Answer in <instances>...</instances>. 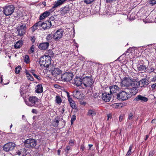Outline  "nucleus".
Segmentation results:
<instances>
[{
    "instance_id": "obj_1",
    "label": "nucleus",
    "mask_w": 156,
    "mask_h": 156,
    "mask_svg": "<svg viewBox=\"0 0 156 156\" xmlns=\"http://www.w3.org/2000/svg\"><path fill=\"white\" fill-rule=\"evenodd\" d=\"M136 80L130 78L129 77H124L121 81V86L122 89L128 90L132 95L136 94V86L137 84Z\"/></svg>"
},
{
    "instance_id": "obj_2",
    "label": "nucleus",
    "mask_w": 156,
    "mask_h": 156,
    "mask_svg": "<svg viewBox=\"0 0 156 156\" xmlns=\"http://www.w3.org/2000/svg\"><path fill=\"white\" fill-rule=\"evenodd\" d=\"M66 1V0H59L55 1V4L51 9L48 11H45L41 14L39 17V20H41L49 16L50 14L55 11L56 8L64 4Z\"/></svg>"
},
{
    "instance_id": "obj_3",
    "label": "nucleus",
    "mask_w": 156,
    "mask_h": 156,
    "mask_svg": "<svg viewBox=\"0 0 156 156\" xmlns=\"http://www.w3.org/2000/svg\"><path fill=\"white\" fill-rule=\"evenodd\" d=\"M51 26V23L50 21H46L42 23L39 21L35 23L32 27V31L34 32L40 27H42L44 30L49 29Z\"/></svg>"
},
{
    "instance_id": "obj_4",
    "label": "nucleus",
    "mask_w": 156,
    "mask_h": 156,
    "mask_svg": "<svg viewBox=\"0 0 156 156\" xmlns=\"http://www.w3.org/2000/svg\"><path fill=\"white\" fill-rule=\"evenodd\" d=\"M94 81L91 77L86 76L82 78V87L83 88L88 89L92 86Z\"/></svg>"
},
{
    "instance_id": "obj_5",
    "label": "nucleus",
    "mask_w": 156,
    "mask_h": 156,
    "mask_svg": "<svg viewBox=\"0 0 156 156\" xmlns=\"http://www.w3.org/2000/svg\"><path fill=\"white\" fill-rule=\"evenodd\" d=\"M51 60V58L49 57L44 55L40 58L39 63L41 66L46 67L47 68L50 64Z\"/></svg>"
},
{
    "instance_id": "obj_6",
    "label": "nucleus",
    "mask_w": 156,
    "mask_h": 156,
    "mask_svg": "<svg viewBox=\"0 0 156 156\" xmlns=\"http://www.w3.org/2000/svg\"><path fill=\"white\" fill-rule=\"evenodd\" d=\"M29 101L30 102L25 101V102L26 104L28 106H35V107H39L40 106L38 104L39 99L35 96L30 97L29 98Z\"/></svg>"
},
{
    "instance_id": "obj_7",
    "label": "nucleus",
    "mask_w": 156,
    "mask_h": 156,
    "mask_svg": "<svg viewBox=\"0 0 156 156\" xmlns=\"http://www.w3.org/2000/svg\"><path fill=\"white\" fill-rule=\"evenodd\" d=\"M126 90H123L117 94V97L118 100L124 101L127 100L131 97L129 92L127 93Z\"/></svg>"
},
{
    "instance_id": "obj_8",
    "label": "nucleus",
    "mask_w": 156,
    "mask_h": 156,
    "mask_svg": "<svg viewBox=\"0 0 156 156\" xmlns=\"http://www.w3.org/2000/svg\"><path fill=\"white\" fill-rule=\"evenodd\" d=\"M24 143L25 147L26 148L30 149L34 148L37 145L36 140L32 138H29L25 140Z\"/></svg>"
},
{
    "instance_id": "obj_9",
    "label": "nucleus",
    "mask_w": 156,
    "mask_h": 156,
    "mask_svg": "<svg viewBox=\"0 0 156 156\" xmlns=\"http://www.w3.org/2000/svg\"><path fill=\"white\" fill-rule=\"evenodd\" d=\"M14 7L12 5L5 6L3 7V12L5 16H8L12 14L14 12Z\"/></svg>"
},
{
    "instance_id": "obj_10",
    "label": "nucleus",
    "mask_w": 156,
    "mask_h": 156,
    "mask_svg": "<svg viewBox=\"0 0 156 156\" xmlns=\"http://www.w3.org/2000/svg\"><path fill=\"white\" fill-rule=\"evenodd\" d=\"M26 29V24L21 23L17 27V31L18 32V35L21 36L25 34Z\"/></svg>"
},
{
    "instance_id": "obj_11",
    "label": "nucleus",
    "mask_w": 156,
    "mask_h": 156,
    "mask_svg": "<svg viewBox=\"0 0 156 156\" xmlns=\"http://www.w3.org/2000/svg\"><path fill=\"white\" fill-rule=\"evenodd\" d=\"M73 74L71 72H66L61 75V78L62 81L68 82L73 78Z\"/></svg>"
},
{
    "instance_id": "obj_12",
    "label": "nucleus",
    "mask_w": 156,
    "mask_h": 156,
    "mask_svg": "<svg viewBox=\"0 0 156 156\" xmlns=\"http://www.w3.org/2000/svg\"><path fill=\"white\" fill-rule=\"evenodd\" d=\"M137 84L136 86V90L135 91L136 94L138 92V88L139 86L140 85V87H142L144 86H146L148 84V81L146 79H144L141 80L139 82L136 81V83Z\"/></svg>"
},
{
    "instance_id": "obj_13",
    "label": "nucleus",
    "mask_w": 156,
    "mask_h": 156,
    "mask_svg": "<svg viewBox=\"0 0 156 156\" xmlns=\"http://www.w3.org/2000/svg\"><path fill=\"white\" fill-rule=\"evenodd\" d=\"M64 31L62 29H59L53 34L54 40L55 41H58L61 39L63 34Z\"/></svg>"
},
{
    "instance_id": "obj_14",
    "label": "nucleus",
    "mask_w": 156,
    "mask_h": 156,
    "mask_svg": "<svg viewBox=\"0 0 156 156\" xmlns=\"http://www.w3.org/2000/svg\"><path fill=\"white\" fill-rule=\"evenodd\" d=\"M15 147V144L12 142H9L5 144L3 147V150L6 152L13 150Z\"/></svg>"
},
{
    "instance_id": "obj_15",
    "label": "nucleus",
    "mask_w": 156,
    "mask_h": 156,
    "mask_svg": "<svg viewBox=\"0 0 156 156\" xmlns=\"http://www.w3.org/2000/svg\"><path fill=\"white\" fill-rule=\"evenodd\" d=\"M148 100V98H147L141 95H137L134 100L135 101H140L141 102H147Z\"/></svg>"
},
{
    "instance_id": "obj_16",
    "label": "nucleus",
    "mask_w": 156,
    "mask_h": 156,
    "mask_svg": "<svg viewBox=\"0 0 156 156\" xmlns=\"http://www.w3.org/2000/svg\"><path fill=\"white\" fill-rule=\"evenodd\" d=\"M102 99L105 102H108L111 98V94L107 93L106 92H104L102 94Z\"/></svg>"
},
{
    "instance_id": "obj_17",
    "label": "nucleus",
    "mask_w": 156,
    "mask_h": 156,
    "mask_svg": "<svg viewBox=\"0 0 156 156\" xmlns=\"http://www.w3.org/2000/svg\"><path fill=\"white\" fill-rule=\"evenodd\" d=\"M82 78L80 77H76L74 80L73 82V83L75 84L77 86L80 85L82 86Z\"/></svg>"
},
{
    "instance_id": "obj_18",
    "label": "nucleus",
    "mask_w": 156,
    "mask_h": 156,
    "mask_svg": "<svg viewBox=\"0 0 156 156\" xmlns=\"http://www.w3.org/2000/svg\"><path fill=\"white\" fill-rule=\"evenodd\" d=\"M70 10V8L68 5H67L61 9V13L62 15H64L69 12Z\"/></svg>"
},
{
    "instance_id": "obj_19",
    "label": "nucleus",
    "mask_w": 156,
    "mask_h": 156,
    "mask_svg": "<svg viewBox=\"0 0 156 156\" xmlns=\"http://www.w3.org/2000/svg\"><path fill=\"white\" fill-rule=\"evenodd\" d=\"M49 46V44L48 42L41 43L38 46V48L41 50H46Z\"/></svg>"
},
{
    "instance_id": "obj_20",
    "label": "nucleus",
    "mask_w": 156,
    "mask_h": 156,
    "mask_svg": "<svg viewBox=\"0 0 156 156\" xmlns=\"http://www.w3.org/2000/svg\"><path fill=\"white\" fill-rule=\"evenodd\" d=\"M147 67L145 65H139L137 66V69L140 73H144L146 71Z\"/></svg>"
},
{
    "instance_id": "obj_21",
    "label": "nucleus",
    "mask_w": 156,
    "mask_h": 156,
    "mask_svg": "<svg viewBox=\"0 0 156 156\" xmlns=\"http://www.w3.org/2000/svg\"><path fill=\"white\" fill-rule=\"evenodd\" d=\"M110 93L112 94L115 93L119 90V88L116 85H112L110 87Z\"/></svg>"
},
{
    "instance_id": "obj_22",
    "label": "nucleus",
    "mask_w": 156,
    "mask_h": 156,
    "mask_svg": "<svg viewBox=\"0 0 156 156\" xmlns=\"http://www.w3.org/2000/svg\"><path fill=\"white\" fill-rule=\"evenodd\" d=\"M35 89L36 92L38 93H41L43 92V87L41 84L37 85Z\"/></svg>"
},
{
    "instance_id": "obj_23",
    "label": "nucleus",
    "mask_w": 156,
    "mask_h": 156,
    "mask_svg": "<svg viewBox=\"0 0 156 156\" xmlns=\"http://www.w3.org/2000/svg\"><path fill=\"white\" fill-rule=\"evenodd\" d=\"M27 150L25 148H23L20 151H18L16 153L17 154L20 155H21L22 156H25L26 154Z\"/></svg>"
},
{
    "instance_id": "obj_24",
    "label": "nucleus",
    "mask_w": 156,
    "mask_h": 156,
    "mask_svg": "<svg viewBox=\"0 0 156 156\" xmlns=\"http://www.w3.org/2000/svg\"><path fill=\"white\" fill-rule=\"evenodd\" d=\"M23 41L22 40H20L16 42V43L14 45V48H18L21 47L23 44Z\"/></svg>"
},
{
    "instance_id": "obj_25",
    "label": "nucleus",
    "mask_w": 156,
    "mask_h": 156,
    "mask_svg": "<svg viewBox=\"0 0 156 156\" xmlns=\"http://www.w3.org/2000/svg\"><path fill=\"white\" fill-rule=\"evenodd\" d=\"M47 40L49 42H52L54 40V35L51 34H48L46 38Z\"/></svg>"
},
{
    "instance_id": "obj_26",
    "label": "nucleus",
    "mask_w": 156,
    "mask_h": 156,
    "mask_svg": "<svg viewBox=\"0 0 156 156\" xmlns=\"http://www.w3.org/2000/svg\"><path fill=\"white\" fill-rule=\"evenodd\" d=\"M96 112L94 109H89L87 112V115L93 117L96 115Z\"/></svg>"
},
{
    "instance_id": "obj_27",
    "label": "nucleus",
    "mask_w": 156,
    "mask_h": 156,
    "mask_svg": "<svg viewBox=\"0 0 156 156\" xmlns=\"http://www.w3.org/2000/svg\"><path fill=\"white\" fill-rule=\"evenodd\" d=\"M47 55H44L47 57H49V58H51V57H53L54 56V54L51 50H48L47 51Z\"/></svg>"
},
{
    "instance_id": "obj_28",
    "label": "nucleus",
    "mask_w": 156,
    "mask_h": 156,
    "mask_svg": "<svg viewBox=\"0 0 156 156\" xmlns=\"http://www.w3.org/2000/svg\"><path fill=\"white\" fill-rule=\"evenodd\" d=\"M62 71L58 68H55L54 70H53V73H56L57 75H59L62 73Z\"/></svg>"
},
{
    "instance_id": "obj_29",
    "label": "nucleus",
    "mask_w": 156,
    "mask_h": 156,
    "mask_svg": "<svg viewBox=\"0 0 156 156\" xmlns=\"http://www.w3.org/2000/svg\"><path fill=\"white\" fill-rule=\"evenodd\" d=\"M55 98L56 102L58 104H60L62 101V100L60 97L59 96H56Z\"/></svg>"
},
{
    "instance_id": "obj_30",
    "label": "nucleus",
    "mask_w": 156,
    "mask_h": 156,
    "mask_svg": "<svg viewBox=\"0 0 156 156\" xmlns=\"http://www.w3.org/2000/svg\"><path fill=\"white\" fill-rule=\"evenodd\" d=\"M134 118V114L132 112H130L129 113L128 119L131 120H133Z\"/></svg>"
},
{
    "instance_id": "obj_31",
    "label": "nucleus",
    "mask_w": 156,
    "mask_h": 156,
    "mask_svg": "<svg viewBox=\"0 0 156 156\" xmlns=\"http://www.w3.org/2000/svg\"><path fill=\"white\" fill-rule=\"evenodd\" d=\"M133 148V145H131L129 147V150L126 153V156H130L132 154L131 150Z\"/></svg>"
},
{
    "instance_id": "obj_32",
    "label": "nucleus",
    "mask_w": 156,
    "mask_h": 156,
    "mask_svg": "<svg viewBox=\"0 0 156 156\" xmlns=\"http://www.w3.org/2000/svg\"><path fill=\"white\" fill-rule=\"evenodd\" d=\"M59 123V121L58 119H55V120L53 122L52 125L54 127H57L58 126Z\"/></svg>"
},
{
    "instance_id": "obj_33",
    "label": "nucleus",
    "mask_w": 156,
    "mask_h": 156,
    "mask_svg": "<svg viewBox=\"0 0 156 156\" xmlns=\"http://www.w3.org/2000/svg\"><path fill=\"white\" fill-rule=\"evenodd\" d=\"M34 45H32L30 47V49L28 50V53L29 54H31L33 53L34 51Z\"/></svg>"
},
{
    "instance_id": "obj_34",
    "label": "nucleus",
    "mask_w": 156,
    "mask_h": 156,
    "mask_svg": "<svg viewBox=\"0 0 156 156\" xmlns=\"http://www.w3.org/2000/svg\"><path fill=\"white\" fill-rule=\"evenodd\" d=\"M95 0H84V2L87 4H90L93 2Z\"/></svg>"
},
{
    "instance_id": "obj_35",
    "label": "nucleus",
    "mask_w": 156,
    "mask_h": 156,
    "mask_svg": "<svg viewBox=\"0 0 156 156\" xmlns=\"http://www.w3.org/2000/svg\"><path fill=\"white\" fill-rule=\"evenodd\" d=\"M150 4L151 6H153L156 4V0H150Z\"/></svg>"
},
{
    "instance_id": "obj_36",
    "label": "nucleus",
    "mask_w": 156,
    "mask_h": 156,
    "mask_svg": "<svg viewBox=\"0 0 156 156\" xmlns=\"http://www.w3.org/2000/svg\"><path fill=\"white\" fill-rule=\"evenodd\" d=\"M20 67H16L15 69V73L16 74L19 73H20Z\"/></svg>"
},
{
    "instance_id": "obj_37",
    "label": "nucleus",
    "mask_w": 156,
    "mask_h": 156,
    "mask_svg": "<svg viewBox=\"0 0 156 156\" xmlns=\"http://www.w3.org/2000/svg\"><path fill=\"white\" fill-rule=\"evenodd\" d=\"M148 70H149V72H154V73H156V72H155L154 71V69L153 67L150 66L149 68L148 69Z\"/></svg>"
},
{
    "instance_id": "obj_38",
    "label": "nucleus",
    "mask_w": 156,
    "mask_h": 156,
    "mask_svg": "<svg viewBox=\"0 0 156 156\" xmlns=\"http://www.w3.org/2000/svg\"><path fill=\"white\" fill-rule=\"evenodd\" d=\"M70 105L71 107L73 108H74L75 107V103L74 101H72V102L70 103Z\"/></svg>"
},
{
    "instance_id": "obj_39",
    "label": "nucleus",
    "mask_w": 156,
    "mask_h": 156,
    "mask_svg": "<svg viewBox=\"0 0 156 156\" xmlns=\"http://www.w3.org/2000/svg\"><path fill=\"white\" fill-rule=\"evenodd\" d=\"M27 77L28 80L31 81H33L34 80L33 78L30 74H29L28 76H27Z\"/></svg>"
},
{
    "instance_id": "obj_40",
    "label": "nucleus",
    "mask_w": 156,
    "mask_h": 156,
    "mask_svg": "<svg viewBox=\"0 0 156 156\" xmlns=\"http://www.w3.org/2000/svg\"><path fill=\"white\" fill-rule=\"evenodd\" d=\"M124 116L123 115H120L119 117V122H121L122 121L123 119Z\"/></svg>"
},
{
    "instance_id": "obj_41",
    "label": "nucleus",
    "mask_w": 156,
    "mask_h": 156,
    "mask_svg": "<svg viewBox=\"0 0 156 156\" xmlns=\"http://www.w3.org/2000/svg\"><path fill=\"white\" fill-rule=\"evenodd\" d=\"M35 39L36 38L34 37L33 36L31 37L30 40L33 43H34L35 42Z\"/></svg>"
},
{
    "instance_id": "obj_42",
    "label": "nucleus",
    "mask_w": 156,
    "mask_h": 156,
    "mask_svg": "<svg viewBox=\"0 0 156 156\" xmlns=\"http://www.w3.org/2000/svg\"><path fill=\"white\" fill-rule=\"evenodd\" d=\"M34 76L36 78L39 80H41V77L37 75L36 74H34Z\"/></svg>"
},
{
    "instance_id": "obj_43",
    "label": "nucleus",
    "mask_w": 156,
    "mask_h": 156,
    "mask_svg": "<svg viewBox=\"0 0 156 156\" xmlns=\"http://www.w3.org/2000/svg\"><path fill=\"white\" fill-rule=\"evenodd\" d=\"M76 117L75 115H73L72 118H71V123L72 124L73 123V122L76 119Z\"/></svg>"
},
{
    "instance_id": "obj_44",
    "label": "nucleus",
    "mask_w": 156,
    "mask_h": 156,
    "mask_svg": "<svg viewBox=\"0 0 156 156\" xmlns=\"http://www.w3.org/2000/svg\"><path fill=\"white\" fill-rule=\"evenodd\" d=\"M154 154V150L151 151L149 153L148 156H153Z\"/></svg>"
},
{
    "instance_id": "obj_45",
    "label": "nucleus",
    "mask_w": 156,
    "mask_h": 156,
    "mask_svg": "<svg viewBox=\"0 0 156 156\" xmlns=\"http://www.w3.org/2000/svg\"><path fill=\"white\" fill-rule=\"evenodd\" d=\"M106 3H112V2L115 1L116 0H105Z\"/></svg>"
},
{
    "instance_id": "obj_46",
    "label": "nucleus",
    "mask_w": 156,
    "mask_h": 156,
    "mask_svg": "<svg viewBox=\"0 0 156 156\" xmlns=\"http://www.w3.org/2000/svg\"><path fill=\"white\" fill-rule=\"evenodd\" d=\"M68 99L69 103L73 101L72 98H70L69 96H68Z\"/></svg>"
},
{
    "instance_id": "obj_47",
    "label": "nucleus",
    "mask_w": 156,
    "mask_h": 156,
    "mask_svg": "<svg viewBox=\"0 0 156 156\" xmlns=\"http://www.w3.org/2000/svg\"><path fill=\"white\" fill-rule=\"evenodd\" d=\"M32 112L33 113L37 114V111L35 109H33L32 110Z\"/></svg>"
},
{
    "instance_id": "obj_48",
    "label": "nucleus",
    "mask_w": 156,
    "mask_h": 156,
    "mask_svg": "<svg viewBox=\"0 0 156 156\" xmlns=\"http://www.w3.org/2000/svg\"><path fill=\"white\" fill-rule=\"evenodd\" d=\"M70 149V147L69 146H67L66 149V151L67 152H68L69 150Z\"/></svg>"
},
{
    "instance_id": "obj_49",
    "label": "nucleus",
    "mask_w": 156,
    "mask_h": 156,
    "mask_svg": "<svg viewBox=\"0 0 156 156\" xmlns=\"http://www.w3.org/2000/svg\"><path fill=\"white\" fill-rule=\"evenodd\" d=\"M85 148V147L83 145H81V147H80V150L82 151H83Z\"/></svg>"
},
{
    "instance_id": "obj_50",
    "label": "nucleus",
    "mask_w": 156,
    "mask_h": 156,
    "mask_svg": "<svg viewBox=\"0 0 156 156\" xmlns=\"http://www.w3.org/2000/svg\"><path fill=\"white\" fill-rule=\"evenodd\" d=\"M156 87V83L153 84L151 86V87L153 89H154Z\"/></svg>"
},
{
    "instance_id": "obj_51",
    "label": "nucleus",
    "mask_w": 156,
    "mask_h": 156,
    "mask_svg": "<svg viewBox=\"0 0 156 156\" xmlns=\"http://www.w3.org/2000/svg\"><path fill=\"white\" fill-rule=\"evenodd\" d=\"M25 62L27 63H29V58H27V59H25Z\"/></svg>"
},
{
    "instance_id": "obj_52",
    "label": "nucleus",
    "mask_w": 156,
    "mask_h": 156,
    "mask_svg": "<svg viewBox=\"0 0 156 156\" xmlns=\"http://www.w3.org/2000/svg\"><path fill=\"white\" fill-rule=\"evenodd\" d=\"M156 122V120L155 119H153L152 120L151 123H155Z\"/></svg>"
},
{
    "instance_id": "obj_53",
    "label": "nucleus",
    "mask_w": 156,
    "mask_h": 156,
    "mask_svg": "<svg viewBox=\"0 0 156 156\" xmlns=\"http://www.w3.org/2000/svg\"><path fill=\"white\" fill-rule=\"evenodd\" d=\"M74 142V140H70L69 141V144H73Z\"/></svg>"
},
{
    "instance_id": "obj_54",
    "label": "nucleus",
    "mask_w": 156,
    "mask_h": 156,
    "mask_svg": "<svg viewBox=\"0 0 156 156\" xmlns=\"http://www.w3.org/2000/svg\"><path fill=\"white\" fill-rule=\"evenodd\" d=\"M25 73L26 74V76H28L30 74L29 73L28 71L27 70H26Z\"/></svg>"
},
{
    "instance_id": "obj_55",
    "label": "nucleus",
    "mask_w": 156,
    "mask_h": 156,
    "mask_svg": "<svg viewBox=\"0 0 156 156\" xmlns=\"http://www.w3.org/2000/svg\"><path fill=\"white\" fill-rule=\"evenodd\" d=\"M111 118V115L110 114H109L108 115V119L107 120H109V118Z\"/></svg>"
},
{
    "instance_id": "obj_56",
    "label": "nucleus",
    "mask_w": 156,
    "mask_h": 156,
    "mask_svg": "<svg viewBox=\"0 0 156 156\" xmlns=\"http://www.w3.org/2000/svg\"><path fill=\"white\" fill-rule=\"evenodd\" d=\"M148 137H149V136L148 135H146V137L145 139V140H147L148 138Z\"/></svg>"
},
{
    "instance_id": "obj_57",
    "label": "nucleus",
    "mask_w": 156,
    "mask_h": 156,
    "mask_svg": "<svg viewBox=\"0 0 156 156\" xmlns=\"http://www.w3.org/2000/svg\"><path fill=\"white\" fill-rule=\"evenodd\" d=\"M22 119L23 120H25L26 119V118L24 115H23L22 116Z\"/></svg>"
},
{
    "instance_id": "obj_58",
    "label": "nucleus",
    "mask_w": 156,
    "mask_h": 156,
    "mask_svg": "<svg viewBox=\"0 0 156 156\" xmlns=\"http://www.w3.org/2000/svg\"><path fill=\"white\" fill-rule=\"evenodd\" d=\"M93 146V145H92V144H89L88 146H89V149H90H90L91 147L92 146Z\"/></svg>"
},
{
    "instance_id": "obj_59",
    "label": "nucleus",
    "mask_w": 156,
    "mask_h": 156,
    "mask_svg": "<svg viewBox=\"0 0 156 156\" xmlns=\"http://www.w3.org/2000/svg\"><path fill=\"white\" fill-rule=\"evenodd\" d=\"M31 72L33 76H34V74H35L34 73V70H32Z\"/></svg>"
},
{
    "instance_id": "obj_60",
    "label": "nucleus",
    "mask_w": 156,
    "mask_h": 156,
    "mask_svg": "<svg viewBox=\"0 0 156 156\" xmlns=\"http://www.w3.org/2000/svg\"><path fill=\"white\" fill-rule=\"evenodd\" d=\"M60 151H61L59 150H58V155H59L60 154Z\"/></svg>"
},
{
    "instance_id": "obj_61",
    "label": "nucleus",
    "mask_w": 156,
    "mask_h": 156,
    "mask_svg": "<svg viewBox=\"0 0 156 156\" xmlns=\"http://www.w3.org/2000/svg\"><path fill=\"white\" fill-rule=\"evenodd\" d=\"M25 59H27V58H29V57L28 56V55H26L25 56Z\"/></svg>"
},
{
    "instance_id": "obj_62",
    "label": "nucleus",
    "mask_w": 156,
    "mask_h": 156,
    "mask_svg": "<svg viewBox=\"0 0 156 156\" xmlns=\"http://www.w3.org/2000/svg\"><path fill=\"white\" fill-rule=\"evenodd\" d=\"M0 82L2 83V77H0Z\"/></svg>"
},
{
    "instance_id": "obj_63",
    "label": "nucleus",
    "mask_w": 156,
    "mask_h": 156,
    "mask_svg": "<svg viewBox=\"0 0 156 156\" xmlns=\"http://www.w3.org/2000/svg\"><path fill=\"white\" fill-rule=\"evenodd\" d=\"M86 103L85 102H83L82 103V104L83 105H85L86 104Z\"/></svg>"
},
{
    "instance_id": "obj_64",
    "label": "nucleus",
    "mask_w": 156,
    "mask_h": 156,
    "mask_svg": "<svg viewBox=\"0 0 156 156\" xmlns=\"http://www.w3.org/2000/svg\"><path fill=\"white\" fill-rule=\"evenodd\" d=\"M43 4L44 5V6H45L46 5V3L45 2H43Z\"/></svg>"
}]
</instances>
